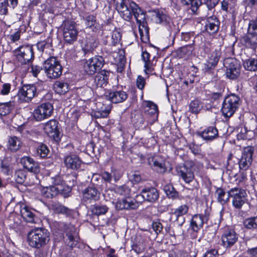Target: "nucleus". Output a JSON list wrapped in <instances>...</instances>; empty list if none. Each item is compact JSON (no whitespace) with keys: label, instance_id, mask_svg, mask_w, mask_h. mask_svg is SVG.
Instances as JSON below:
<instances>
[{"label":"nucleus","instance_id":"2","mask_svg":"<svg viewBox=\"0 0 257 257\" xmlns=\"http://www.w3.org/2000/svg\"><path fill=\"white\" fill-rule=\"evenodd\" d=\"M49 239V231L43 227L35 228L27 234V242L32 248H42L46 245Z\"/></svg>","mask_w":257,"mask_h":257},{"label":"nucleus","instance_id":"13","mask_svg":"<svg viewBox=\"0 0 257 257\" xmlns=\"http://www.w3.org/2000/svg\"><path fill=\"white\" fill-rule=\"evenodd\" d=\"M65 227L66 237L64 241L66 245L70 249L75 247H79V237L77 236L76 228L75 226L71 224H63Z\"/></svg>","mask_w":257,"mask_h":257},{"label":"nucleus","instance_id":"7","mask_svg":"<svg viewBox=\"0 0 257 257\" xmlns=\"http://www.w3.org/2000/svg\"><path fill=\"white\" fill-rule=\"evenodd\" d=\"M16 60L22 65L30 64L34 58L33 48L30 45H23L14 51Z\"/></svg>","mask_w":257,"mask_h":257},{"label":"nucleus","instance_id":"30","mask_svg":"<svg viewBox=\"0 0 257 257\" xmlns=\"http://www.w3.org/2000/svg\"><path fill=\"white\" fill-rule=\"evenodd\" d=\"M21 214L24 219L27 222L36 223L39 220L38 217L27 206H25L21 209Z\"/></svg>","mask_w":257,"mask_h":257},{"label":"nucleus","instance_id":"39","mask_svg":"<svg viewBox=\"0 0 257 257\" xmlns=\"http://www.w3.org/2000/svg\"><path fill=\"white\" fill-rule=\"evenodd\" d=\"M109 208L104 204H95L91 207L92 213L97 216L104 215L108 211Z\"/></svg>","mask_w":257,"mask_h":257},{"label":"nucleus","instance_id":"38","mask_svg":"<svg viewBox=\"0 0 257 257\" xmlns=\"http://www.w3.org/2000/svg\"><path fill=\"white\" fill-rule=\"evenodd\" d=\"M163 190L167 197L172 200L179 198V193L171 184H168L164 186Z\"/></svg>","mask_w":257,"mask_h":257},{"label":"nucleus","instance_id":"64","mask_svg":"<svg viewBox=\"0 0 257 257\" xmlns=\"http://www.w3.org/2000/svg\"><path fill=\"white\" fill-rule=\"evenodd\" d=\"M218 250L214 248L208 249L203 254V257H218Z\"/></svg>","mask_w":257,"mask_h":257},{"label":"nucleus","instance_id":"56","mask_svg":"<svg viewBox=\"0 0 257 257\" xmlns=\"http://www.w3.org/2000/svg\"><path fill=\"white\" fill-rule=\"evenodd\" d=\"M37 46L39 51L43 52L45 49L50 48L51 47V42L49 39L41 41L37 43Z\"/></svg>","mask_w":257,"mask_h":257},{"label":"nucleus","instance_id":"11","mask_svg":"<svg viewBox=\"0 0 257 257\" xmlns=\"http://www.w3.org/2000/svg\"><path fill=\"white\" fill-rule=\"evenodd\" d=\"M246 196L245 191L239 187H234L227 192V199L232 198V204L236 209H240L245 203Z\"/></svg>","mask_w":257,"mask_h":257},{"label":"nucleus","instance_id":"29","mask_svg":"<svg viewBox=\"0 0 257 257\" xmlns=\"http://www.w3.org/2000/svg\"><path fill=\"white\" fill-rule=\"evenodd\" d=\"M22 142L16 136H11L8 138L7 150L8 152L14 153L17 152L21 148Z\"/></svg>","mask_w":257,"mask_h":257},{"label":"nucleus","instance_id":"24","mask_svg":"<svg viewBox=\"0 0 257 257\" xmlns=\"http://www.w3.org/2000/svg\"><path fill=\"white\" fill-rule=\"evenodd\" d=\"M204 31L210 35L216 34L219 28L220 22L215 16H211L203 20Z\"/></svg>","mask_w":257,"mask_h":257},{"label":"nucleus","instance_id":"21","mask_svg":"<svg viewBox=\"0 0 257 257\" xmlns=\"http://www.w3.org/2000/svg\"><path fill=\"white\" fill-rule=\"evenodd\" d=\"M147 162L152 170L159 174H164L167 171L166 161L162 158L151 156L148 158Z\"/></svg>","mask_w":257,"mask_h":257},{"label":"nucleus","instance_id":"3","mask_svg":"<svg viewBox=\"0 0 257 257\" xmlns=\"http://www.w3.org/2000/svg\"><path fill=\"white\" fill-rule=\"evenodd\" d=\"M82 102V105L80 104L78 106L82 107L83 110H85L87 108L95 111V116L97 118L107 117L112 108V106L109 105L105 106L100 102L97 103L96 98H94L93 99L90 98L86 100H80V102Z\"/></svg>","mask_w":257,"mask_h":257},{"label":"nucleus","instance_id":"5","mask_svg":"<svg viewBox=\"0 0 257 257\" xmlns=\"http://www.w3.org/2000/svg\"><path fill=\"white\" fill-rule=\"evenodd\" d=\"M61 126L55 119H51L44 124L43 130L44 133L57 145H59L62 134L60 132Z\"/></svg>","mask_w":257,"mask_h":257},{"label":"nucleus","instance_id":"31","mask_svg":"<svg viewBox=\"0 0 257 257\" xmlns=\"http://www.w3.org/2000/svg\"><path fill=\"white\" fill-rule=\"evenodd\" d=\"M244 45L253 50L257 48V33L248 30L247 34L243 38Z\"/></svg>","mask_w":257,"mask_h":257},{"label":"nucleus","instance_id":"54","mask_svg":"<svg viewBox=\"0 0 257 257\" xmlns=\"http://www.w3.org/2000/svg\"><path fill=\"white\" fill-rule=\"evenodd\" d=\"M121 39V33L117 30H114L111 33L110 43L112 46H116L119 43Z\"/></svg>","mask_w":257,"mask_h":257},{"label":"nucleus","instance_id":"4","mask_svg":"<svg viewBox=\"0 0 257 257\" xmlns=\"http://www.w3.org/2000/svg\"><path fill=\"white\" fill-rule=\"evenodd\" d=\"M238 237L234 227L226 225L221 229L220 245L226 250L230 249L236 243Z\"/></svg>","mask_w":257,"mask_h":257},{"label":"nucleus","instance_id":"8","mask_svg":"<svg viewBox=\"0 0 257 257\" xmlns=\"http://www.w3.org/2000/svg\"><path fill=\"white\" fill-rule=\"evenodd\" d=\"M44 69L47 76L51 79L57 78L62 74V66L54 57H51L45 60Z\"/></svg>","mask_w":257,"mask_h":257},{"label":"nucleus","instance_id":"49","mask_svg":"<svg viewBox=\"0 0 257 257\" xmlns=\"http://www.w3.org/2000/svg\"><path fill=\"white\" fill-rule=\"evenodd\" d=\"M252 161H253L240 157L238 161L239 170L247 171L250 169Z\"/></svg>","mask_w":257,"mask_h":257},{"label":"nucleus","instance_id":"36","mask_svg":"<svg viewBox=\"0 0 257 257\" xmlns=\"http://www.w3.org/2000/svg\"><path fill=\"white\" fill-rule=\"evenodd\" d=\"M202 109H204V102L198 97H196L189 104V111L191 113L198 114Z\"/></svg>","mask_w":257,"mask_h":257},{"label":"nucleus","instance_id":"44","mask_svg":"<svg viewBox=\"0 0 257 257\" xmlns=\"http://www.w3.org/2000/svg\"><path fill=\"white\" fill-rule=\"evenodd\" d=\"M243 65L244 69L248 71H257V59L249 58L243 61Z\"/></svg>","mask_w":257,"mask_h":257},{"label":"nucleus","instance_id":"51","mask_svg":"<svg viewBox=\"0 0 257 257\" xmlns=\"http://www.w3.org/2000/svg\"><path fill=\"white\" fill-rule=\"evenodd\" d=\"M61 187L62 188L59 189V194H60L65 198L71 196L73 187L67 184H64Z\"/></svg>","mask_w":257,"mask_h":257},{"label":"nucleus","instance_id":"35","mask_svg":"<svg viewBox=\"0 0 257 257\" xmlns=\"http://www.w3.org/2000/svg\"><path fill=\"white\" fill-rule=\"evenodd\" d=\"M244 228L246 230H257V216H252L244 218L242 221Z\"/></svg>","mask_w":257,"mask_h":257},{"label":"nucleus","instance_id":"23","mask_svg":"<svg viewBox=\"0 0 257 257\" xmlns=\"http://www.w3.org/2000/svg\"><path fill=\"white\" fill-rule=\"evenodd\" d=\"M48 207L55 214H63L68 217H72L74 214L73 210L69 209L57 201H51L49 203Z\"/></svg>","mask_w":257,"mask_h":257},{"label":"nucleus","instance_id":"45","mask_svg":"<svg viewBox=\"0 0 257 257\" xmlns=\"http://www.w3.org/2000/svg\"><path fill=\"white\" fill-rule=\"evenodd\" d=\"M254 152V148L252 146H248L243 147L241 152V158L253 161V155Z\"/></svg>","mask_w":257,"mask_h":257},{"label":"nucleus","instance_id":"12","mask_svg":"<svg viewBox=\"0 0 257 257\" xmlns=\"http://www.w3.org/2000/svg\"><path fill=\"white\" fill-rule=\"evenodd\" d=\"M189 210V206L186 204H181L175 208H171L169 212L170 219L174 218L173 221L176 222L178 226L181 227L186 221L184 216L188 214Z\"/></svg>","mask_w":257,"mask_h":257},{"label":"nucleus","instance_id":"18","mask_svg":"<svg viewBox=\"0 0 257 257\" xmlns=\"http://www.w3.org/2000/svg\"><path fill=\"white\" fill-rule=\"evenodd\" d=\"M205 222L200 215L195 214L192 216L189 221V231L190 238L196 239L200 230L203 227Z\"/></svg>","mask_w":257,"mask_h":257},{"label":"nucleus","instance_id":"61","mask_svg":"<svg viewBox=\"0 0 257 257\" xmlns=\"http://www.w3.org/2000/svg\"><path fill=\"white\" fill-rule=\"evenodd\" d=\"M95 146L94 143H90V144L87 145L86 147V151L87 154L89 155L92 158H96L97 160L98 158L97 157V155L95 154Z\"/></svg>","mask_w":257,"mask_h":257},{"label":"nucleus","instance_id":"43","mask_svg":"<svg viewBox=\"0 0 257 257\" xmlns=\"http://www.w3.org/2000/svg\"><path fill=\"white\" fill-rule=\"evenodd\" d=\"M215 195L217 196V200L218 202L221 204H224L229 200L227 197L225 198L226 192L222 187H216Z\"/></svg>","mask_w":257,"mask_h":257},{"label":"nucleus","instance_id":"6","mask_svg":"<svg viewBox=\"0 0 257 257\" xmlns=\"http://www.w3.org/2000/svg\"><path fill=\"white\" fill-rule=\"evenodd\" d=\"M242 104L240 97H224L221 111L226 118L231 117Z\"/></svg>","mask_w":257,"mask_h":257},{"label":"nucleus","instance_id":"19","mask_svg":"<svg viewBox=\"0 0 257 257\" xmlns=\"http://www.w3.org/2000/svg\"><path fill=\"white\" fill-rule=\"evenodd\" d=\"M223 65L226 69V77L235 79L238 77L240 74V66L236 60L227 58L224 60Z\"/></svg>","mask_w":257,"mask_h":257},{"label":"nucleus","instance_id":"42","mask_svg":"<svg viewBox=\"0 0 257 257\" xmlns=\"http://www.w3.org/2000/svg\"><path fill=\"white\" fill-rule=\"evenodd\" d=\"M193 50V47L191 45L183 46L177 50V55L180 58L188 57L192 54Z\"/></svg>","mask_w":257,"mask_h":257},{"label":"nucleus","instance_id":"48","mask_svg":"<svg viewBox=\"0 0 257 257\" xmlns=\"http://www.w3.org/2000/svg\"><path fill=\"white\" fill-rule=\"evenodd\" d=\"M54 90L59 95H64L68 91V84L66 83L57 82L55 84Z\"/></svg>","mask_w":257,"mask_h":257},{"label":"nucleus","instance_id":"25","mask_svg":"<svg viewBox=\"0 0 257 257\" xmlns=\"http://www.w3.org/2000/svg\"><path fill=\"white\" fill-rule=\"evenodd\" d=\"M141 195L145 201L155 203L159 198V191L154 187H147L142 189Z\"/></svg>","mask_w":257,"mask_h":257},{"label":"nucleus","instance_id":"59","mask_svg":"<svg viewBox=\"0 0 257 257\" xmlns=\"http://www.w3.org/2000/svg\"><path fill=\"white\" fill-rule=\"evenodd\" d=\"M52 182L53 184V186H63L65 184L64 175L58 174L55 175L52 178Z\"/></svg>","mask_w":257,"mask_h":257},{"label":"nucleus","instance_id":"62","mask_svg":"<svg viewBox=\"0 0 257 257\" xmlns=\"http://www.w3.org/2000/svg\"><path fill=\"white\" fill-rule=\"evenodd\" d=\"M152 226L153 230L157 234L161 232L163 229V226L161 223L160 219L153 221Z\"/></svg>","mask_w":257,"mask_h":257},{"label":"nucleus","instance_id":"26","mask_svg":"<svg viewBox=\"0 0 257 257\" xmlns=\"http://www.w3.org/2000/svg\"><path fill=\"white\" fill-rule=\"evenodd\" d=\"M23 167L29 172L38 174L40 172V167L38 162L30 156H24L21 159Z\"/></svg>","mask_w":257,"mask_h":257},{"label":"nucleus","instance_id":"41","mask_svg":"<svg viewBox=\"0 0 257 257\" xmlns=\"http://www.w3.org/2000/svg\"><path fill=\"white\" fill-rule=\"evenodd\" d=\"M36 88L33 85H27L22 87L19 91V94L23 96H35Z\"/></svg>","mask_w":257,"mask_h":257},{"label":"nucleus","instance_id":"52","mask_svg":"<svg viewBox=\"0 0 257 257\" xmlns=\"http://www.w3.org/2000/svg\"><path fill=\"white\" fill-rule=\"evenodd\" d=\"M1 169L2 173L6 175L11 174L10 163L8 158H5L1 161Z\"/></svg>","mask_w":257,"mask_h":257},{"label":"nucleus","instance_id":"32","mask_svg":"<svg viewBox=\"0 0 257 257\" xmlns=\"http://www.w3.org/2000/svg\"><path fill=\"white\" fill-rule=\"evenodd\" d=\"M113 192H115L120 195L123 196L125 197H131V189L126 184L116 185L114 187L113 190H110L108 191V195H110V193L113 194Z\"/></svg>","mask_w":257,"mask_h":257},{"label":"nucleus","instance_id":"46","mask_svg":"<svg viewBox=\"0 0 257 257\" xmlns=\"http://www.w3.org/2000/svg\"><path fill=\"white\" fill-rule=\"evenodd\" d=\"M180 2L183 5L190 6L193 13H195L202 4L201 0H180Z\"/></svg>","mask_w":257,"mask_h":257},{"label":"nucleus","instance_id":"14","mask_svg":"<svg viewBox=\"0 0 257 257\" xmlns=\"http://www.w3.org/2000/svg\"><path fill=\"white\" fill-rule=\"evenodd\" d=\"M196 135L207 143H211L219 138V133L215 124L205 126L196 132Z\"/></svg>","mask_w":257,"mask_h":257},{"label":"nucleus","instance_id":"63","mask_svg":"<svg viewBox=\"0 0 257 257\" xmlns=\"http://www.w3.org/2000/svg\"><path fill=\"white\" fill-rule=\"evenodd\" d=\"M248 30L257 33V17L249 21Z\"/></svg>","mask_w":257,"mask_h":257},{"label":"nucleus","instance_id":"15","mask_svg":"<svg viewBox=\"0 0 257 257\" xmlns=\"http://www.w3.org/2000/svg\"><path fill=\"white\" fill-rule=\"evenodd\" d=\"M188 163L189 166L183 164L176 167V171L178 176L187 184L192 182L195 177L192 168L195 165V163L193 161H190Z\"/></svg>","mask_w":257,"mask_h":257},{"label":"nucleus","instance_id":"40","mask_svg":"<svg viewBox=\"0 0 257 257\" xmlns=\"http://www.w3.org/2000/svg\"><path fill=\"white\" fill-rule=\"evenodd\" d=\"M78 174L76 172L72 171L70 173L64 174L65 184L74 187L77 185Z\"/></svg>","mask_w":257,"mask_h":257},{"label":"nucleus","instance_id":"28","mask_svg":"<svg viewBox=\"0 0 257 257\" xmlns=\"http://www.w3.org/2000/svg\"><path fill=\"white\" fill-rule=\"evenodd\" d=\"M141 109L134 110L131 114V121L136 129L143 127L145 119Z\"/></svg>","mask_w":257,"mask_h":257},{"label":"nucleus","instance_id":"27","mask_svg":"<svg viewBox=\"0 0 257 257\" xmlns=\"http://www.w3.org/2000/svg\"><path fill=\"white\" fill-rule=\"evenodd\" d=\"M140 109L143 113L151 116L158 114L159 110L157 105L150 100L143 101Z\"/></svg>","mask_w":257,"mask_h":257},{"label":"nucleus","instance_id":"60","mask_svg":"<svg viewBox=\"0 0 257 257\" xmlns=\"http://www.w3.org/2000/svg\"><path fill=\"white\" fill-rule=\"evenodd\" d=\"M85 24L88 27H94L96 28L97 24L96 22L95 17L93 15H89L85 18Z\"/></svg>","mask_w":257,"mask_h":257},{"label":"nucleus","instance_id":"37","mask_svg":"<svg viewBox=\"0 0 257 257\" xmlns=\"http://www.w3.org/2000/svg\"><path fill=\"white\" fill-rule=\"evenodd\" d=\"M50 154V150L48 146L43 143H40L36 147L35 156L40 159H46Z\"/></svg>","mask_w":257,"mask_h":257},{"label":"nucleus","instance_id":"47","mask_svg":"<svg viewBox=\"0 0 257 257\" xmlns=\"http://www.w3.org/2000/svg\"><path fill=\"white\" fill-rule=\"evenodd\" d=\"M236 184L238 185H242L247 180V171L239 170L238 174L234 176Z\"/></svg>","mask_w":257,"mask_h":257},{"label":"nucleus","instance_id":"50","mask_svg":"<svg viewBox=\"0 0 257 257\" xmlns=\"http://www.w3.org/2000/svg\"><path fill=\"white\" fill-rule=\"evenodd\" d=\"M169 18L162 11H158L155 13L156 22L166 24L169 22Z\"/></svg>","mask_w":257,"mask_h":257},{"label":"nucleus","instance_id":"9","mask_svg":"<svg viewBox=\"0 0 257 257\" xmlns=\"http://www.w3.org/2000/svg\"><path fill=\"white\" fill-rule=\"evenodd\" d=\"M63 36L65 41L70 44L77 40L78 30L75 22L65 20L61 25Z\"/></svg>","mask_w":257,"mask_h":257},{"label":"nucleus","instance_id":"22","mask_svg":"<svg viewBox=\"0 0 257 257\" xmlns=\"http://www.w3.org/2000/svg\"><path fill=\"white\" fill-rule=\"evenodd\" d=\"M138 206V203L132 197L118 199L115 205L117 210L136 209Z\"/></svg>","mask_w":257,"mask_h":257},{"label":"nucleus","instance_id":"53","mask_svg":"<svg viewBox=\"0 0 257 257\" xmlns=\"http://www.w3.org/2000/svg\"><path fill=\"white\" fill-rule=\"evenodd\" d=\"M217 232V230L215 227L208 228L205 233L206 240L209 242H212L216 237Z\"/></svg>","mask_w":257,"mask_h":257},{"label":"nucleus","instance_id":"17","mask_svg":"<svg viewBox=\"0 0 257 257\" xmlns=\"http://www.w3.org/2000/svg\"><path fill=\"white\" fill-rule=\"evenodd\" d=\"M104 59L100 56H95L86 61L84 64V70L88 75H93L100 70L104 64Z\"/></svg>","mask_w":257,"mask_h":257},{"label":"nucleus","instance_id":"33","mask_svg":"<svg viewBox=\"0 0 257 257\" xmlns=\"http://www.w3.org/2000/svg\"><path fill=\"white\" fill-rule=\"evenodd\" d=\"M98 44V41L95 37L89 36L86 38L83 50L85 53L91 52L97 47Z\"/></svg>","mask_w":257,"mask_h":257},{"label":"nucleus","instance_id":"34","mask_svg":"<svg viewBox=\"0 0 257 257\" xmlns=\"http://www.w3.org/2000/svg\"><path fill=\"white\" fill-rule=\"evenodd\" d=\"M43 197L47 199H52L59 194V188L54 186L43 187L41 190Z\"/></svg>","mask_w":257,"mask_h":257},{"label":"nucleus","instance_id":"57","mask_svg":"<svg viewBox=\"0 0 257 257\" xmlns=\"http://www.w3.org/2000/svg\"><path fill=\"white\" fill-rule=\"evenodd\" d=\"M11 110L10 102L0 104V115L6 116Z\"/></svg>","mask_w":257,"mask_h":257},{"label":"nucleus","instance_id":"58","mask_svg":"<svg viewBox=\"0 0 257 257\" xmlns=\"http://www.w3.org/2000/svg\"><path fill=\"white\" fill-rule=\"evenodd\" d=\"M26 176L22 171L16 172L15 174V182L17 184L22 185L25 181Z\"/></svg>","mask_w":257,"mask_h":257},{"label":"nucleus","instance_id":"55","mask_svg":"<svg viewBox=\"0 0 257 257\" xmlns=\"http://www.w3.org/2000/svg\"><path fill=\"white\" fill-rule=\"evenodd\" d=\"M136 84L138 88L139 89V92H140V93H137L136 95H139L141 96H143V93L142 91V90L144 88L145 85L146 84L145 79L141 75L138 76L137 79Z\"/></svg>","mask_w":257,"mask_h":257},{"label":"nucleus","instance_id":"20","mask_svg":"<svg viewBox=\"0 0 257 257\" xmlns=\"http://www.w3.org/2000/svg\"><path fill=\"white\" fill-rule=\"evenodd\" d=\"M100 192L95 186L94 183L90 184L82 191L83 200L84 202L90 203L98 201L100 199Z\"/></svg>","mask_w":257,"mask_h":257},{"label":"nucleus","instance_id":"10","mask_svg":"<svg viewBox=\"0 0 257 257\" xmlns=\"http://www.w3.org/2000/svg\"><path fill=\"white\" fill-rule=\"evenodd\" d=\"M63 163L67 170L74 172L82 171L84 165L79 156L73 153H69L64 156Z\"/></svg>","mask_w":257,"mask_h":257},{"label":"nucleus","instance_id":"1","mask_svg":"<svg viewBox=\"0 0 257 257\" xmlns=\"http://www.w3.org/2000/svg\"><path fill=\"white\" fill-rule=\"evenodd\" d=\"M116 9L120 17L125 21H130L132 14L139 24L141 39L143 43L149 42V28L146 22V14L135 2L130 0H113Z\"/></svg>","mask_w":257,"mask_h":257},{"label":"nucleus","instance_id":"16","mask_svg":"<svg viewBox=\"0 0 257 257\" xmlns=\"http://www.w3.org/2000/svg\"><path fill=\"white\" fill-rule=\"evenodd\" d=\"M53 106L49 102L43 103L35 108L33 116L37 121H41L50 117L53 112Z\"/></svg>","mask_w":257,"mask_h":257}]
</instances>
